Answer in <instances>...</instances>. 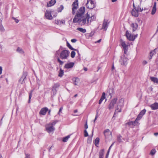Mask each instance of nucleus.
<instances>
[{"label":"nucleus","instance_id":"24","mask_svg":"<svg viewBox=\"0 0 158 158\" xmlns=\"http://www.w3.org/2000/svg\"><path fill=\"white\" fill-rule=\"evenodd\" d=\"M56 0H51L47 4V7H50L56 3Z\"/></svg>","mask_w":158,"mask_h":158},{"label":"nucleus","instance_id":"35","mask_svg":"<svg viewBox=\"0 0 158 158\" xmlns=\"http://www.w3.org/2000/svg\"><path fill=\"white\" fill-rule=\"evenodd\" d=\"M64 9V6L62 5H61L60 7L58 8L57 9V11L59 12H60L62 11V10Z\"/></svg>","mask_w":158,"mask_h":158},{"label":"nucleus","instance_id":"13","mask_svg":"<svg viewBox=\"0 0 158 158\" xmlns=\"http://www.w3.org/2000/svg\"><path fill=\"white\" fill-rule=\"evenodd\" d=\"M126 36L129 40L133 41L135 39V38H133V36L130 34L127 31H126Z\"/></svg>","mask_w":158,"mask_h":158},{"label":"nucleus","instance_id":"32","mask_svg":"<svg viewBox=\"0 0 158 158\" xmlns=\"http://www.w3.org/2000/svg\"><path fill=\"white\" fill-rule=\"evenodd\" d=\"M70 135H68L63 138L62 140L64 142H66L68 141V139L70 138Z\"/></svg>","mask_w":158,"mask_h":158},{"label":"nucleus","instance_id":"4","mask_svg":"<svg viewBox=\"0 0 158 158\" xmlns=\"http://www.w3.org/2000/svg\"><path fill=\"white\" fill-rule=\"evenodd\" d=\"M85 8L82 6L81 7L77 10L76 15L75 16L74 18H77L78 17H80L84 16V14L85 11Z\"/></svg>","mask_w":158,"mask_h":158},{"label":"nucleus","instance_id":"45","mask_svg":"<svg viewBox=\"0 0 158 158\" xmlns=\"http://www.w3.org/2000/svg\"><path fill=\"white\" fill-rule=\"evenodd\" d=\"M75 52L74 51H72L71 54V56L72 58H74L75 55Z\"/></svg>","mask_w":158,"mask_h":158},{"label":"nucleus","instance_id":"49","mask_svg":"<svg viewBox=\"0 0 158 158\" xmlns=\"http://www.w3.org/2000/svg\"><path fill=\"white\" fill-rule=\"evenodd\" d=\"M84 135L85 137H87L88 136V134L86 130H85L84 131Z\"/></svg>","mask_w":158,"mask_h":158},{"label":"nucleus","instance_id":"33","mask_svg":"<svg viewBox=\"0 0 158 158\" xmlns=\"http://www.w3.org/2000/svg\"><path fill=\"white\" fill-rule=\"evenodd\" d=\"M67 45L70 49L73 50H76V49L73 48L68 42H67Z\"/></svg>","mask_w":158,"mask_h":158},{"label":"nucleus","instance_id":"63","mask_svg":"<svg viewBox=\"0 0 158 158\" xmlns=\"http://www.w3.org/2000/svg\"><path fill=\"white\" fill-rule=\"evenodd\" d=\"M98 112H97V114H96V115L95 117V118H98Z\"/></svg>","mask_w":158,"mask_h":158},{"label":"nucleus","instance_id":"47","mask_svg":"<svg viewBox=\"0 0 158 158\" xmlns=\"http://www.w3.org/2000/svg\"><path fill=\"white\" fill-rule=\"evenodd\" d=\"M59 86V84L58 83L55 84L53 86L52 88L56 89Z\"/></svg>","mask_w":158,"mask_h":158},{"label":"nucleus","instance_id":"43","mask_svg":"<svg viewBox=\"0 0 158 158\" xmlns=\"http://www.w3.org/2000/svg\"><path fill=\"white\" fill-rule=\"evenodd\" d=\"M95 19V17L94 15H93L91 16L90 20H89L90 24V23L92 21L94 20Z\"/></svg>","mask_w":158,"mask_h":158},{"label":"nucleus","instance_id":"26","mask_svg":"<svg viewBox=\"0 0 158 158\" xmlns=\"http://www.w3.org/2000/svg\"><path fill=\"white\" fill-rule=\"evenodd\" d=\"M131 26L133 28V31H135L137 29L138 25V24L136 23H132L131 24Z\"/></svg>","mask_w":158,"mask_h":158},{"label":"nucleus","instance_id":"48","mask_svg":"<svg viewBox=\"0 0 158 158\" xmlns=\"http://www.w3.org/2000/svg\"><path fill=\"white\" fill-rule=\"evenodd\" d=\"M156 8H153L151 14L152 15H154L156 13Z\"/></svg>","mask_w":158,"mask_h":158},{"label":"nucleus","instance_id":"21","mask_svg":"<svg viewBox=\"0 0 158 158\" xmlns=\"http://www.w3.org/2000/svg\"><path fill=\"white\" fill-rule=\"evenodd\" d=\"M139 120H137V118H136L134 121V122L131 121V122H129L127 123V124H128L130 126H131V125L133 126H135L137 125V124H138L137 122Z\"/></svg>","mask_w":158,"mask_h":158},{"label":"nucleus","instance_id":"58","mask_svg":"<svg viewBox=\"0 0 158 158\" xmlns=\"http://www.w3.org/2000/svg\"><path fill=\"white\" fill-rule=\"evenodd\" d=\"M2 67L0 66V75L2 73Z\"/></svg>","mask_w":158,"mask_h":158},{"label":"nucleus","instance_id":"15","mask_svg":"<svg viewBox=\"0 0 158 158\" xmlns=\"http://www.w3.org/2000/svg\"><path fill=\"white\" fill-rule=\"evenodd\" d=\"M48 110V109L47 107H44L41 109L39 112V114L40 115H45L46 114Z\"/></svg>","mask_w":158,"mask_h":158},{"label":"nucleus","instance_id":"57","mask_svg":"<svg viewBox=\"0 0 158 158\" xmlns=\"http://www.w3.org/2000/svg\"><path fill=\"white\" fill-rule=\"evenodd\" d=\"M114 142L109 147V148L108 150H109V151H110V149H111V148L112 147V146L114 145Z\"/></svg>","mask_w":158,"mask_h":158},{"label":"nucleus","instance_id":"9","mask_svg":"<svg viewBox=\"0 0 158 158\" xmlns=\"http://www.w3.org/2000/svg\"><path fill=\"white\" fill-rule=\"evenodd\" d=\"M119 62L122 65H125L127 64V59L124 56H121Z\"/></svg>","mask_w":158,"mask_h":158},{"label":"nucleus","instance_id":"17","mask_svg":"<svg viewBox=\"0 0 158 158\" xmlns=\"http://www.w3.org/2000/svg\"><path fill=\"white\" fill-rule=\"evenodd\" d=\"M104 136L106 138L109 137L110 135L111 136V132L110 131V130L109 129H106L105 130L104 132Z\"/></svg>","mask_w":158,"mask_h":158},{"label":"nucleus","instance_id":"31","mask_svg":"<svg viewBox=\"0 0 158 158\" xmlns=\"http://www.w3.org/2000/svg\"><path fill=\"white\" fill-rule=\"evenodd\" d=\"M157 51V48H155V49H154L153 51L150 52V56H151V58L152 57V56L155 54H156V51Z\"/></svg>","mask_w":158,"mask_h":158},{"label":"nucleus","instance_id":"41","mask_svg":"<svg viewBox=\"0 0 158 158\" xmlns=\"http://www.w3.org/2000/svg\"><path fill=\"white\" fill-rule=\"evenodd\" d=\"M3 19V16L2 14L0 12V24L2 23V20Z\"/></svg>","mask_w":158,"mask_h":158},{"label":"nucleus","instance_id":"50","mask_svg":"<svg viewBox=\"0 0 158 158\" xmlns=\"http://www.w3.org/2000/svg\"><path fill=\"white\" fill-rule=\"evenodd\" d=\"M137 10L138 11V12L142 11L143 10V9H141L140 6H138L137 8Z\"/></svg>","mask_w":158,"mask_h":158},{"label":"nucleus","instance_id":"1","mask_svg":"<svg viewBox=\"0 0 158 158\" xmlns=\"http://www.w3.org/2000/svg\"><path fill=\"white\" fill-rule=\"evenodd\" d=\"M90 16L87 13L85 16H82L77 18H74L73 22L74 23H78L79 25L81 26H88L90 25L89 19Z\"/></svg>","mask_w":158,"mask_h":158},{"label":"nucleus","instance_id":"55","mask_svg":"<svg viewBox=\"0 0 158 158\" xmlns=\"http://www.w3.org/2000/svg\"><path fill=\"white\" fill-rule=\"evenodd\" d=\"M109 152H110L109 151V150H108V151L107 152V153H106V158H107V157H108V155L109 154Z\"/></svg>","mask_w":158,"mask_h":158},{"label":"nucleus","instance_id":"2","mask_svg":"<svg viewBox=\"0 0 158 158\" xmlns=\"http://www.w3.org/2000/svg\"><path fill=\"white\" fill-rule=\"evenodd\" d=\"M69 52L68 50H64L60 52L58 50L56 51L55 53V55L56 56L59 54V57H58L57 60L58 62L60 65L63 64L64 62L61 61L60 59L62 60H65L68 58L69 56Z\"/></svg>","mask_w":158,"mask_h":158},{"label":"nucleus","instance_id":"12","mask_svg":"<svg viewBox=\"0 0 158 158\" xmlns=\"http://www.w3.org/2000/svg\"><path fill=\"white\" fill-rule=\"evenodd\" d=\"M27 76V73L26 72H24L23 75L19 80V81L21 84H23L25 82V79Z\"/></svg>","mask_w":158,"mask_h":158},{"label":"nucleus","instance_id":"52","mask_svg":"<svg viewBox=\"0 0 158 158\" xmlns=\"http://www.w3.org/2000/svg\"><path fill=\"white\" fill-rule=\"evenodd\" d=\"M63 109V107H61L60 108V109H59V112L58 113V114H59V115H60V113L61 111Z\"/></svg>","mask_w":158,"mask_h":158},{"label":"nucleus","instance_id":"6","mask_svg":"<svg viewBox=\"0 0 158 158\" xmlns=\"http://www.w3.org/2000/svg\"><path fill=\"white\" fill-rule=\"evenodd\" d=\"M78 6V0H75L72 5V13L73 15L75 14V10L77 9Z\"/></svg>","mask_w":158,"mask_h":158},{"label":"nucleus","instance_id":"40","mask_svg":"<svg viewBox=\"0 0 158 158\" xmlns=\"http://www.w3.org/2000/svg\"><path fill=\"white\" fill-rule=\"evenodd\" d=\"M0 31L2 32H4L5 31V29L2 23L0 24Z\"/></svg>","mask_w":158,"mask_h":158},{"label":"nucleus","instance_id":"20","mask_svg":"<svg viewBox=\"0 0 158 158\" xmlns=\"http://www.w3.org/2000/svg\"><path fill=\"white\" fill-rule=\"evenodd\" d=\"M73 81L74 84L75 85H78L80 83V79L79 78L77 77H74L73 79Z\"/></svg>","mask_w":158,"mask_h":158},{"label":"nucleus","instance_id":"25","mask_svg":"<svg viewBox=\"0 0 158 158\" xmlns=\"http://www.w3.org/2000/svg\"><path fill=\"white\" fill-rule=\"evenodd\" d=\"M105 98V93L104 92H103L102 94V96L101 97V98L100 99V100L99 101L98 103L99 104H100L101 103L102 101H103V100Z\"/></svg>","mask_w":158,"mask_h":158},{"label":"nucleus","instance_id":"36","mask_svg":"<svg viewBox=\"0 0 158 158\" xmlns=\"http://www.w3.org/2000/svg\"><path fill=\"white\" fill-rule=\"evenodd\" d=\"M33 91V90H32L30 91V92L29 93L28 103H30V100L31 98V97H32Z\"/></svg>","mask_w":158,"mask_h":158},{"label":"nucleus","instance_id":"64","mask_svg":"<svg viewBox=\"0 0 158 158\" xmlns=\"http://www.w3.org/2000/svg\"><path fill=\"white\" fill-rule=\"evenodd\" d=\"M137 35H138L137 34L135 35L134 36H133V38H135H135L137 37Z\"/></svg>","mask_w":158,"mask_h":158},{"label":"nucleus","instance_id":"14","mask_svg":"<svg viewBox=\"0 0 158 158\" xmlns=\"http://www.w3.org/2000/svg\"><path fill=\"white\" fill-rule=\"evenodd\" d=\"M108 21V20H107L104 19V20L102 29H103L105 31L106 30L109 24Z\"/></svg>","mask_w":158,"mask_h":158},{"label":"nucleus","instance_id":"28","mask_svg":"<svg viewBox=\"0 0 158 158\" xmlns=\"http://www.w3.org/2000/svg\"><path fill=\"white\" fill-rule=\"evenodd\" d=\"M104 149H102L100 150L99 152V156H104Z\"/></svg>","mask_w":158,"mask_h":158},{"label":"nucleus","instance_id":"56","mask_svg":"<svg viewBox=\"0 0 158 158\" xmlns=\"http://www.w3.org/2000/svg\"><path fill=\"white\" fill-rule=\"evenodd\" d=\"M26 157L25 158H30V155L28 154H26Z\"/></svg>","mask_w":158,"mask_h":158},{"label":"nucleus","instance_id":"11","mask_svg":"<svg viewBox=\"0 0 158 158\" xmlns=\"http://www.w3.org/2000/svg\"><path fill=\"white\" fill-rule=\"evenodd\" d=\"M117 100V98H115L112 99L110 103L108 108L110 110L113 108L114 105L116 104Z\"/></svg>","mask_w":158,"mask_h":158},{"label":"nucleus","instance_id":"8","mask_svg":"<svg viewBox=\"0 0 158 158\" xmlns=\"http://www.w3.org/2000/svg\"><path fill=\"white\" fill-rule=\"evenodd\" d=\"M86 6L87 7L90 9H93L95 6L94 2L92 0H87Z\"/></svg>","mask_w":158,"mask_h":158},{"label":"nucleus","instance_id":"38","mask_svg":"<svg viewBox=\"0 0 158 158\" xmlns=\"http://www.w3.org/2000/svg\"><path fill=\"white\" fill-rule=\"evenodd\" d=\"M99 139L98 137L96 138L95 140V144L96 146H97V145L99 144Z\"/></svg>","mask_w":158,"mask_h":158},{"label":"nucleus","instance_id":"51","mask_svg":"<svg viewBox=\"0 0 158 158\" xmlns=\"http://www.w3.org/2000/svg\"><path fill=\"white\" fill-rule=\"evenodd\" d=\"M12 18L13 19H14L15 20V22L16 23H18L19 22V20L17 19L16 18L12 17Z\"/></svg>","mask_w":158,"mask_h":158},{"label":"nucleus","instance_id":"27","mask_svg":"<svg viewBox=\"0 0 158 158\" xmlns=\"http://www.w3.org/2000/svg\"><path fill=\"white\" fill-rule=\"evenodd\" d=\"M150 79L152 81H153L154 83H156L158 84V79L157 78L155 77H150Z\"/></svg>","mask_w":158,"mask_h":158},{"label":"nucleus","instance_id":"23","mask_svg":"<svg viewBox=\"0 0 158 158\" xmlns=\"http://www.w3.org/2000/svg\"><path fill=\"white\" fill-rule=\"evenodd\" d=\"M150 107L152 110H155L158 109V103H154L151 105Z\"/></svg>","mask_w":158,"mask_h":158},{"label":"nucleus","instance_id":"5","mask_svg":"<svg viewBox=\"0 0 158 158\" xmlns=\"http://www.w3.org/2000/svg\"><path fill=\"white\" fill-rule=\"evenodd\" d=\"M120 43L123 48L124 53L126 54H127V52L128 50V45L127 44L126 42L122 39L120 40Z\"/></svg>","mask_w":158,"mask_h":158},{"label":"nucleus","instance_id":"44","mask_svg":"<svg viewBox=\"0 0 158 158\" xmlns=\"http://www.w3.org/2000/svg\"><path fill=\"white\" fill-rule=\"evenodd\" d=\"M156 152V151L155 149H153L151 150V151L150 153V154L152 155L153 156L155 154Z\"/></svg>","mask_w":158,"mask_h":158},{"label":"nucleus","instance_id":"54","mask_svg":"<svg viewBox=\"0 0 158 158\" xmlns=\"http://www.w3.org/2000/svg\"><path fill=\"white\" fill-rule=\"evenodd\" d=\"M76 41L77 40L76 39H73L71 40V41L73 43H75Z\"/></svg>","mask_w":158,"mask_h":158},{"label":"nucleus","instance_id":"7","mask_svg":"<svg viewBox=\"0 0 158 158\" xmlns=\"http://www.w3.org/2000/svg\"><path fill=\"white\" fill-rule=\"evenodd\" d=\"M46 130L49 133L53 132L55 130V128L51 125V124H47L45 126Z\"/></svg>","mask_w":158,"mask_h":158},{"label":"nucleus","instance_id":"39","mask_svg":"<svg viewBox=\"0 0 158 158\" xmlns=\"http://www.w3.org/2000/svg\"><path fill=\"white\" fill-rule=\"evenodd\" d=\"M122 139V137L120 135H119L117 136V140L118 142L119 143H121V140Z\"/></svg>","mask_w":158,"mask_h":158},{"label":"nucleus","instance_id":"10","mask_svg":"<svg viewBox=\"0 0 158 158\" xmlns=\"http://www.w3.org/2000/svg\"><path fill=\"white\" fill-rule=\"evenodd\" d=\"M53 12V11H49L48 10H47L46 11L45 16L47 19L49 20H52V19L53 17L51 13H52Z\"/></svg>","mask_w":158,"mask_h":158},{"label":"nucleus","instance_id":"34","mask_svg":"<svg viewBox=\"0 0 158 158\" xmlns=\"http://www.w3.org/2000/svg\"><path fill=\"white\" fill-rule=\"evenodd\" d=\"M110 92L109 95L111 96V97H112V95L114 94V89H110L109 91Z\"/></svg>","mask_w":158,"mask_h":158},{"label":"nucleus","instance_id":"16","mask_svg":"<svg viewBox=\"0 0 158 158\" xmlns=\"http://www.w3.org/2000/svg\"><path fill=\"white\" fill-rule=\"evenodd\" d=\"M146 111V110L145 109H143V110H142L138 115L137 118V120H139L142 118L143 115L145 114Z\"/></svg>","mask_w":158,"mask_h":158},{"label":"nucleus","instance_id":"42","mask_svg":"<svg viewBox=\"0 0 158 158\" xmlns=\"http://www.w3.org/2000/svg\"><path fill=\"white\" fill-rule=\"evenodd\" d=\"M58 122L57 120H55L53 121L51 123H50L49 124H51V125L53 127L56 124V123Z\"/></svg>","mask_w":158,"mask_h":158},{"label":"nucleus","instance_id":"59","mask_svg":"<svg viewBox=\"0 0 158 158\" xmlns=\"http://www.w3.org/2000/svg\"><path fill=\"white\" fill-rule=\"evenodd\" d=\"M53 147H54L53 146H51L48 149L49 152H50L51 151V150L52 149V148Z\"/></svg>","mask_w":158,"mask_h":158},{"label":"nucleus","instance_id":"60","mask_svg":"<svg viewBox=\"0 0 158 158\" xmlns=\"http://www.w3.org/2000/svg\"><path fill=\"white\" fill-rule=\"evenodd\" d=\"M153 8H156V3L155 2Z\"/></svg>","mask_w":158,"mask_h":158},{"label":"nucleus","instance_id":"61","mask_svg":"<svg viewBox=\"0 0 158 158\" xmlns=\"http://www.w3.org/2000/svg\"><path fill=\"white\" fill-rule=\"evenodd\" d=\"M154 135L156 136H157V135H158V132L155 133Z\"/></svg>","mask_w":158,"mask_h":158},{"label":"nucleus","instance_id":"37","mask_svg":"<svg viewBox=\"0 0 158 158\" xmlns=\"http://www.w3.org/2000/svg\"><path fill=\"white\" fill-rule=\"evenodd\" d=\"M64 73V71L63 70H62L61 69H60L59 72V76L61 77L63 76Z\"/></svg>","mask_w":158,"mask_h":158},{"label":"nucleus","instance_id":"30","mask_svg":"<svg viewBox=\"0 0 158 158\" xmlns=\"http://www.w3.org/2000/svg\"><path fill=\"white\" fill-rule=\"evenodd\" d=\"M17 51L19 53L22 54H23L24 53V52L23 49L19 47L17 49Z\"/></svg>","mask_w":158,"mask_h":158},{"label":"nucleus","instance_id":"19","mask_svg":"<svg viewBox=\"0 0 158 158\" xmlns=\"http://www.w3.org/2000/svg\"><path fill=\"white\" fill-rule=\"evenodd\" d=\"M131 13L132 16L135 17H137L138 16V12L135 8L133 9L131 11Z\"/></svg>","mask_w":158,"mask_h":158},{"label":"nucleus","instance_id":"46","mask_svg":"<svg viewBox=\"0 0 158 158\" xmlns=\"http://www.w3.org/2000/svg\"><path fill=\"white\" fill-rule=\"evenodd\" d=\"M56 92H57V90H56V89H54V88H52V93L54 95H55L56 94Z\"/></svg>","mask_w":158,"mask_h":158},{"label":"nucleus","instance_id":"22","mask_svg":"<svg viewBox=\"0 0 158 158\" xmlns=\"http://www.w3.org/2000/svg\"><path fill=\"white\" fill-rule=\"evenodd\" d=\"M74 63L73 62H70L66 64L64 66L65 68L66 69H70L72 68L74 65Z\"/></svg>","mask_w":158,"mask_h":158},{"label":"nucleus","instance_id":"29","mask_svg":"<svg viewBox=\"0 0 158 158\" xmlns=\"http://www.w3.org/2000/svg\"><path fill=\"white\" fill-rule=\"evenodd\" d=\"M77 30L83 33L86 32V30L85 29L82 28H77Z\"/></svg>","mask_w":158,"mask_h":158},{"label":"nucleus","instance_id":"18","mask_svg":"<svg viewBox=\"0 0 158 158\" xmlns=\"http://www.w3.org/2000/svg\"><path fill=\"white\" fill-rule=\"evenodd\" d=\"M65 21L64 20H60L59 19H56L54 21V23L57 25H60L61 24H64L65 23Z\"/></svg>","mask_w":158,"mask_h":158},{"label":"nucleus","instance_id":"62","mask_svg":"<svg viewBox=\"0 0 158 158\" xmlns=\"http://www.w3.org/2000/svg\"><path fill=\"white\" fill-rule=\"evenodd\" d=\"M147 62L146 61H144L143 62V63L145 64H147Z\"/></svg>","mask_w":158,"mask_h":158},{"label":"nucleus","instance_id":"53","mask_svg":"<svg viewBox=\"0 0 158 158\" xmlns=\"http://www.w3.org/2000/svg\"><path fill=\"white\" fill-rule=\"evenodd\" d=\"M85 130L87 129L88 128V125L87 124V122H86V123H85Z\"/></svg>","mask_w":158,"mask_h":158},{"label":"nucleus","instance_id":"3","mask_svg":"<svg viewBox=\"0 0 158 158\" xmlns=\"http://www.w3.org/2000/svg\"><path fill=\"white\" fill-rule=\"evenodd\" d=\"M124 99L122 98L119 100V103L118 105L116 108L115 111V113H117L118 112H120L121 111V108L123 106Z\"/></svg>","mask_w":158,"mask_h":158}]
</instances>
